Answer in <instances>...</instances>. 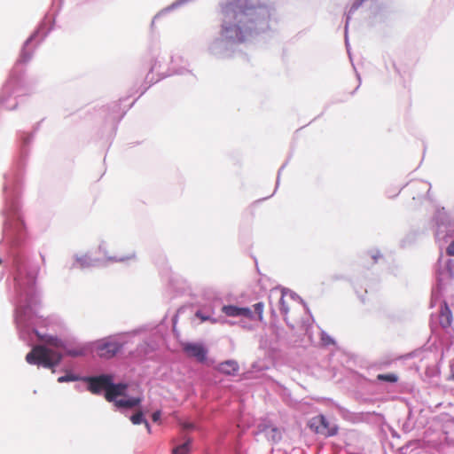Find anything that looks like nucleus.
Returning a JSON list of instances; mask_svg holds the SVG:
<instances>
[{"label":"nucleus","instance_id":"obj_1","mask_svg":"<svg viewBox=\"0 0 454 454\" xmlns=\"http://www.w3.org/2000/svg\"><path fill=\"white\" fill-rule=\"evenodd\" d=\"M13 264L16 268L15 281V321L20 331V338L27 340L31 333L36 334L35 329L38 317L37 306L39 305V293L35 287L37 269H27V265L17 257H13Z\"/></svg>","mask_w":454,"mask_h":454},{"label":"nucleus","instance_id":"obj_2","mask_svg":"<svg viewBox=\"0 0 454 454\" xmlns=\"http://www.w3.org/2000/svg\"><path fill=\"white\" fill-rule=\"evenodd\" d=\"M254 7H242L237 4H227L223 7L221 35L233 45L245 43L254 35L269 28L270 11L259 7L260 19L254 18Z\"/></svg>","mask_w":454,"mask_h":454},{"label":"nucleus","instance_id":"obj_3","mask_svg":"<svg viewBox=\"0 0 454 454\" xmlns=\"http://www.w3.org/2000/svg\"><path fill=\"white\" fill-rule=\"evenodd\" d=\"M64 353L71 356H80L87 354V348L84 346L68 347L62 340L49 336L44 345L33 348L26 356V361L30 364L52 368L59 364Z\"/></svg>","mask_w":454,"mask_h":454},{"label":"nucleus","instance_id":"obj_4","mask_svg":"<svg viewBox=\"0 0 454 454\" xmlns=\"http://www.w3.org/2000/svg\"><path fill=\"white\" fill-rule=\"evenodd\" d=\"M12 181L5 176L4 192L5 195V207L4 210V242L7 245L17 244L23 237L25 225L20 211L19 203L15 198V192L12 188Z\"/></svg>","mask_w":454,"mask_h":454},{"label":"nucleus","instance_id":"obj_5","mask_svg":"<svg viewBox=\"0 0 454 454\" xmlns=\"http://www.w3.org/2000/svg\"><path fill=\"white\" fill-rule=\"evenodd\" d=\"M85 380L89 383V390L93 394H99L102 389H105L107 401L114 402L119 409L132 408L141 402L139 396H128L126 394L127 385L114 384L111 375L103 374L98 377H89Z\"/></svg>","mask_w":454,"mask_h":454},{"label":"nucleus","instance_id":"obj_6","mask_svg":"<svg viewBox=\"0 0 454 454\" xmlns=\"http://www.w3.org/2000/svg\"><path fill=\"white\" fill-rule=\"evenodd\" d=\"M129 337L128 334H120L102 339L93 344V350L101 358H112L128 343Z\"/></svg>","mask_w":454,"mask_h":454},{"label":"nucleus","instance_id":"obj_7","mask_svg":"<svg viewBox=\"0 0 454 454\" xmlns=\"http://www.w3.org/2000/svg\"><path fill=\"white\" fill-rule=\"evenodd\" d=\"M263 307L262 302L254 304L253 309L235 305H224L222 307V312L227 317H244L261 321L262 319Z\"/></svg>","mask_w":454,"mask_h":454},{"label":"nucleus","instance_id":"obj_8","mask_svg":"<svg viewBox=\"0 0 454 454\" xmlns=\"http://www.w3.org/2000/svg\"><path fill=\"white\" fill-rule=\"evenodd\" d=\"M434 236L438 241H446V239L454 233V220H451L445 209H438L434 217Z\"/></svg>","mask_w":454,"mask_h":454},{"label":"nucleus","instance_id":"obj_9","mask_svg":"<svg viewBox=\"0 0 454 454\" xmlns=\"http://www.w3.org/2000/svg\"><path fill=\"white\" fill-rule=\"evenodd\" d=\"M117 249L114 242L103 240L98 245V254H102L99 257L100 265L108 263L123 262L135 258L134 254L129 255H118Z\"/></svg>","mask_w":454,"mask_h":454},{"label":"nucleus","instance_id":"obj_10","mask_svg":"<svg viewBox=\"0 0 454 454\" xmlns=\"http://www.w3.org/2000/svg\"><path fill=\"white\" fill-rule=\"evenodd\" d=\"M279 305L285 320L292 328H294V324L289 322L287 314L290 309H294L296 307H303V309H306L302 300L293 292L282 291L279 298Z\"/></svg>","mask_w":454,"mask_h":454},{"label":"nucleus","instance_id":"obj_11","mask_svg":"<svg viewBox=\"0 0 454 454\" xmlns=\"http://www.w3.org/2000/svg\"><path fill=\"white\" fill-rule=\"evenodd\" d=\"M308 425L315 433L326 437L335 435L338 432L336 424L329 421L324 415L313 417Z\"/></svg>","mask_w":454,"mask_h":454},{"label":"nucleus","instance_id":"obj_12","mask_svg":"<svg viewBox=\"0 0 454 454\" xmlns=\"http://www.w3.org/2000/svg\"><path fill=\"white\" fill-rule=\"evenodd\" d=\"M233 44L227 42L222 35L215 38L208 45V51L211 55L224 59L231 56Z\"/></svg>","mask_w":454,"mask_h":454},{"label":"nucleus","instance_id":"obj_13","mask_svg":"<svg viewBox=\"0 0 454 454\" xmlns=\"http://www.w3.org/2000/svg\"><path fill=\"white\" fill-rule=\"evenodd\" d=\"M184 352L198 362H204L207 358V350L200 343L187 342L183 345Z\"/></svg>","mask_w":454,"mask_h":454},{"label":"nucleus","instance_id":"obj_14","mask_svg":"<svg viewBox=\"0 0 454 454\" xmlns=\"http://www.w3.org/2000/svg\"><path fill=\"white\" fill-rule=\"evenodd\" d=\"M74 262L72 268L87 269L90 267H97L100 265V260L98 258H92L88 254H75Z\"/></svg>","mask_w":454,"mask_h":454},{"label":"nucleus","instance_id":"obj_15","mask_svg":"<svg viewBox=\"0 0 454 454\" xmlns=\"http://www.w3.org/2000/svg\"><path fill=\"white\" fill-rule=\"evenodd\" d=\"M214 309L209 306L207 308H204L201 309H199L195 316L200 319L201 322L209 321L211 324H216V323H229L232 325L233 323L227 320H221L219 318L214 317Z\"/></svg>","mask_w":454,"mask_h":454},{"label":"nucleus","instance_id":"obj_16","mask_svg":"<svg viewBox=\"0 0 454 454\" xmlns=\"http://www.w3.org/2000/svg\"><path fill=\"white\" fill-rule=\"evenodd\" d=\"M452 320H453L452 313H451L450 309H449L447 303L443 302L441 305L440 315H439V323H440L441 326L444 329L449 328L451 325Z\"/></svg>","mask_w":454,"mask_h":454},{"label":"nucleus","instance_id":"obj_17","mask_svg":"<svg viewBox=\"0 0 454 454\" xmlns=\"http://www.w3.org/2000/svg\"><path fill=\"white\" fill-rule=\"evenodd\" d=\"M219 371L227 375H234L239 371V364L233 360H228L219 364Z\"/></svg>","mask_w":454,"mask_h":454},{"label":"nucleus","instance_id":"obj_18","mask_svg":"<svg viewBox=\"0 0 454 454\" xmlns=\"http://www.w3.org/2000/svg\"><path fill=\"white\" fill-rule=\"evenodd\" d=\"M43 27H41L25 42L24 47L21 51V54L19 59L20 62L26 63L31 59V54L27 51V47L37 36V35L41 33V31H43Z\"/></svg>","mask_w":454,"mask_h":454},{"label":"nucleus","instance_id":"obj_19","mask_svg":"<svg viewBox=\"0 0 454 454\" xmlns=\"http://www.w3.org/2000/svg\"><path fill=\"white\" fill-rule=\"evenodd\" d=\"M262 433L269 441H271L273 442H278L281 438L280 431L273 426H266L263 428Z\"/></svg>","mask_w":454,"mask_h":454},{"label":"nucleus","instance_id":"obj_20","mask_svg":"<svg viewBox=\"0 0 454 454\" xmlns=\"http://www.w3.org/2000/svg\"><path fill=\"white\" fill-rule=\"evenodd\" d=\"M452 263H453V261L449 260L447 262V265H446V269L443 270L442 271L438 272L437 278L440 283H442L445 280L453 278Z\"/></svg>","mask_w":454,"mask_h":454},{"label":"nucleus","instance_id":"obj_21","mask_svg":"<svg viewBox=\"0 0 454 454\" xmlns=\"http://www.w3.org/2000/svg\"><path fill=\"white\" fill-rule=\"evenodd\" d=\"M364 0H358V1H356L350 10L348 11V13L347 15V18H346V26H345V39H346V45L347 47L348 46V36H347V33H348V22H349V20H350V17H351V14L356 11L363 4Z\"/></svg>","mask_w":454,"mask_h":454},{"label":"nucleus","instance_id":"obj_22","mask_svg":"<svg viewBox=\"0 0 454 454\" xmlns=\"http://www.w3.org/2000/svg\"><path fill=\"white\" fill-rule=\"evenodd\" d=\"M233 4H239L242 7H254L255 10H256V13L254 15V18H255V19H260L259 7H265V8H267L270 11V9L266 5H262V4L254 5L253 4H247V0L246 1H244V0H236Z\"/></svg>","mask_w":454,"mask_h":454},{"label":"nucleus","instance_id":"obj_23","mask_svg":"<svg viewBox=\"0 0 454 454\" xmlns=\"http://www.w3.org/2000/svg\"><path fill=\"white\" fill-rule=\"evenodd\" d=\"M190 451V441L173 449V454H188Z\"/></svg>","mask_w":454,"mask_h":454},{"label":"nucleus","instance_id":"obj_24","mask_svg":"<svg viewBox=\"0 0 454 454\" xmlns=\"http://www.w3.org/2000/svg\"><path fill=\"white\" fill-rule=\"evenodd\" d=\"M378 380L394 383L397 381L398 377L394 373L379 374Z\"/></svg>","mask_w":454,"mask_h":454},{"label":"nucleus","instance_id":"obj_25","mask_svg":"<svg viewBox=\"0 0 454 454\" xmlns=\"http://www.w3.org/2000/svg\"><path fill=\"white\" fill-rule=\"evenodd\" d=\"M9 98H5L4 96H1L0 98V107L6 108V109H14L16 106V101L13 100L12 103H8Z\"/></svg>","mask_w":454,"mask_h":454},{"label":"nucleus","instance_id":"obj_26","mask_svg":"<svg viewBox=\"0 0 454 454\" xmlns=\"http://www.w3.org/2000/svg\"><path fill=\"white\" fill-rule=\"evenodd\" d=\"M79 380L78 376H76V375H74L73 373H67L64 376H60L58 379V382L63 383V382L75 381V380Z\"/></svg>","mask_w":454,"mask_h":454},{"label":"nucleus","instance_id":"obj_27","mask_svg":"<svg viewBox=\"0 0 454 454\" xmlns=\"http://www.w3.org/2000/svg\"><path fill=\"white\" fill-rule=\"evenodd\" d=\"M189 0H178L175 3H173L170 6L167 7L166 9L162 10L159 14H157L154 19H156L158 16H160V14L162 13H165V12H168L175 8H176L177 6H180L181 4L188 2Z\"/></svg>","mask_w":454,"mask_h":454},{"label":"nucleus","instance_id":"obj_28","mask_svg":"<svg viewBox=\"0 0 454 454\" xmlns=\"http://www.w3.org/2000/svg\"><path fill=\"white\" fill-rule=\"evenodd\" d=\"M130 420L134 425H139L145 421L142 412L135 413L130 417Z\"/></svg>","mask_w":454,"mask_h":454},{"label":"nucleus","instance_id":"obj_29","mask_svg":"<svg viewBox=\"0 0 454 454\" xmlns=\"http://www.w3.org/2000/svg\"><path fill=\"white\" fill-rule=\"evenodd\" d=\"M321 339L325 345H329V344L333 343V340L324 332L321 333Z\"/></svg>","mask_w":454,"mask_h":454},{"label":"nucleus","instance_id":"obj_30","mask_svg":"<svg viewBox=\"0 0 454 454\" xmlns=\"http://www.w3.org/2000/svg\"><path fill=\"white\" fill-rule=\"evenodd\" d=\"M447 254L449 255H454V239L448 246V247H447Z\"/></svg>","mask_w":454,"mask_h":454},{"label":"nucleus","instance_id":"obj_31","mask_svg":"<svg viewBox=\"0 0 454 454\" xmlns=\"http://www.w3.org/2000/svg\"><path fill=\"white\" fill-rule=\"evenodd\" d=\"M152 419L154 422H158L160 419V411H157L153 412L152 415Z\"/></svg>","mask_w":454,"mask_h":454},{"label":"nucleus","instance_id":"obj_32","mask_svg":"<svg viewBox=\"0 0 454 454\" xmlns=\"http://www.w3.org/2000/svg\"><path fill=\"white\" fill-rule=\"evenodd\" d=\"M419 184L420 186H423L424 190L429 191L430 185L427 183L425 182H419Z\"/></svg>","mask_w":454,"mask_h":454},{"label":"nucleus","instance_id":"obj_33","mask_svg":"<svg viewBox=\"0 0 454 454\" xmlns=\"http://www.w3.org/2000/svg\"><path fill=\"white\" fill-rule=\"evenodd\" d=\"M145 427H146V430L148 433H151V426L149 425L148 421L145 419V421L144 422Z\"/></svg>","mask_w":454,"mask_h":454},{"label":"nucleus","instance_id":"obj_34","mask_svg":"<svg viewBox=\"0 0 454 454\" xmlns=\"http://www.w3.org/2000/svg\"><path fill=\"white\" fill-rule=\"evenodd\" d=\"M184 427L185 429H192L193 427V426L190 423H185V424H184Z\"/></svg>","mask_w":454,"mask_h":454},{"label":"nucleus","instance_id":"obj_35","mask_svg":"<svg viewBox=\"0 0 454 454\" xmlns=\"http://www.w3.org/2000/svg\"><path fill=\"white\" fill-rule=\"evenodd\" d=\"M379 256H380V254H379L378 252H377V253H375V254H373L372 255V259L374 260V262H376V261H377V259H378V257H379Z\"/></svg>","mask_w":454,"mask_h":454},{"label":"nucleus","instance_id":"obj_36","mask_svg":"<svg viewBox=\"0 0 454 454\" xmlns=\"http://www.w3.org/2000/svg\"><path fill=\"white\" fill-rule=\"evenodd\" d=\"M450 371H451V379L454 380V365H451L450 367Z\"/></svg>","mask_w":454,"mask_h":454},{"label":"nucleus","instance_id":"obj_37","mask_svg":"<svg viewBox=\"0 0 454 454\" xmlns=\"http://www.w3.org/2000/svg\"><path fill=\"white\" fill-rule=\"evenodd\" d=\"M242 326H243L244 328L248 329V330H251V329L253 328L251 325H249V326H248V325H244V324H242Z\"/></svg>","mask_w":454,"mask_h":454},{"label":"nucleus","instance_id":"obj_38","mask_svg":"<svg viewBox=\"0 0 454 454\" xmlns=\"http://www.w3.org/2000/svg\"><path fill=\"white\" fill-rule=\"evenodd\" d=\"M2 262H3V258H2V257H0V263H2Z\"/></svg>","mask_w":454,"mask_h":454}]
</instances>
